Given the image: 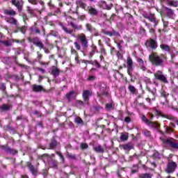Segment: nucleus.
I'll list each match as a JSON object with an SVG mask.
<instances>
[{
  "label": "nucleus",
  "mask_w": 178,
  "mask_h": 178,
  "mask_svg": "<svg viewBox=\"0 0 178 178\" xmlns=\"http://www.w3.org/2000/svg\"><path fill=\"white\" fill-rule=\"evenodd\" d=\"M170 115V114H165L162 113L161 110H159L154 107L152 109V112L147 114V116H145V115H143L140 117V119L142 122H143V123H145V124H147V126H148L149 127H152V129H161V124H159L158 122H153L152 120H154V118H155L156 116L157 119H159V118H163L166 119V117H163L162 115L168 116Z\"/></svg>",
  "instance_id": "obj_1"
},
{
  "label": "nucleus",
  "mask_w": 178,
  "mask_h": 178,
  "mask_svg": "<svg viewBox=\"0 0 178 178\" xmlns=\"http://www.w3.org/2000/svg\"><path fill=\"white\" fill-rule=\"evenodd\" d=\"M58 25L60 26V27H61V30H63V31H64V33H65V34H69L70 35H73L74 33H76V31H81L83 30V25L80 24V25H77L76 24H74V22H71L70 23V26H71V27H72V29H70L67 26H66L65 25H64L63 23L60 22L58 24Z\"/></svg>",
  "instance_id": "obj_2"
},
{
  "label": "nucleus",
  "mask_w": 178,
  "mask_h": 178,
  "mask_svg": "<svg viewBox=\"0 0 178 178\" xmlns=\"http://www.w3.org/2000/svg\"><path fill=\"white\" fill-rule=\"evenodd\" d=\"M127 74L131 77L130 81L134 83V81H136V77L133 76L132 73L134 70V63L133 62V58H131L130 56L127 57Z\"/></svg>",
  "instance_id": "obj_3"
},
{
  "label": "nucleus",
  "mask_w": 178,
  "mask_h": 178,
  "mask_svg": "<svg viewBox=\"0 0 178 178\" xmlns=\"http://www.w3.org/2000/svg\"><path fill=\"white\" fill-rule=\"evenodd\" d=\"M163 147H170L173 149H178V143L173 138H160Z\"/></svg>",
  "instance_id": "obj_4"
},
{
  "label": "nucleus",
  "mask_w": 178,
  "mask_h": 178,
  "mask_svg": "<svg viewBox=\"0 0 178 178\" xmlns=\"http://www.w3.org/2000/svg\"><path fill=\"white\" fill-rule=\"evenodd\" d=\"M149 60L154 66H162L163 65V60L155 51H152L149 56Z\"/></svg>",
  "instance_id": "obj_5"
},
{
  "label": "nucleus",
  "mask_w": 178,
  "mask_h": 178,
  "mask_svg": "<svg viewBox=\"0 0 178 178\" xmlns=\"http://www.w3.org/2000/svg\"><path fill=\"white\" fill-rule=\"evenodd\" d=\"M161 15L164 17H168V19H174L175 16H176L175 14V10H173V9H172L170 7L165 6H163Z\"/></svg>",
  "instance_id": "obj_6"
},
{
  "label": "nucleus",
  "mask_w": 178,
  "mask_h": 178,
  "mask_svg": "<svg viewBox=\"0 0 178 178\" xmlns=\"http://www.w3.org/2000/svg\"><path fill=\"white\" fill-rule=\"evenodd\" d=\"M145 47L147 49H152L153 51H155V49L158 48V42H156V40L149 38L145 42Z\"/></svg>",
  "instance_id": "obj_7"
},
{
  "label": "nucleus",
  "mask_w": 178,
  "mask_h": 178,
  "mask_svg": "<svg viewBox=\"0 0 178 178\" xmlns=\"http://www.w3.org/2000/svg\"><path fill=\"white\" fill-rule=\"evenodd\" d=\"M76 38L79 41L83 49H87V48H88V39H87V35L84 33H80L77 35Z\"/></svg>",
  "instance_id": "obj_8"
},
{
  "label": "nucleus",
  "mask_w": 178,
  "mask_h": 178,
  "mask_svg": "<svg viewBox=\"0 0 178 178\" xmlns=\"http://www.w3.org/2000/svg\"><path fill=\"white\" fill-rule=\"evenodd\" d=\"M154 76L156 80L161 81V83H163L164 84H168V83H169V81H168V78H166V76H165V74H163V72L161 70L156 71L154 74Z\"/></svg>",
  "instance_id": "obj_9"
},
{
  "label": "nucleus",
  "mask_w": 178,
  "mask_h": 178,
  "mask_svg": "<svg viewBox=\"0 0 178 178\" xmlns=\"http://www.w3.org/2000/svg\"><path fill=\"white\" fill-rule=\"evenodd\" d=\"M29 42H32L35 47H37V48H39V49H42L45 46L44 45V43L40 40L39 37H35V38H28Z\"/></svg>",
  "instance_id": "obj_10"
},
{
  "label": "nucleus",
  "mask_w": 178,
  "mask_h": 178,
  "mask_svg": "<svg viewBox=\"0 0 178 178\" xmlns=\"http://www.w3.org/2000/svg\"><path fill=\"white\" fill-rule=\"evenodd\" d=\"M161 5H167L170 8H178V1L177 0H159Z\"/></svg>",
  "instance_id": "obj_11"
},
{
  "label": "nucleus",
  "mask_w": 178,
  "mask_h": 178,
  "mask_svg": "<svg viewBox=\"0 0 178 178\" xmlns=\"http://www.w3.org/2000/svg\"><path fill=\"white\" fill-rule=\"evenodd\" d=\"M176 168H177V164L176 162L169 160L168 163H167L165 172L167 173H173L175 170H176Z\"/></svg>",
  "instance_id": "obj_12"
},
{
  "label": "nucleus",
  "mask_w": 178,
  "mask_h": 178,
  "mask_svg": "<svg viewBox=\"0 0 178 178\" xmlns=\"http://www.w3.org/2000/svg\"><path fill=\"white\" fill-rule=\"evenodd\" d=\"M143 17L145 19H147V20H149L152 23H154V26H158V19H156V17L155 16V14L150 13L149 15L145 13L143 15Z\"/></svg>",
  "instance_id": "obj_13"
},
{
  "label": "nucleus",
  "mask_w": 178,
  "mask_h": 178,
  "mask_svg": "<svg viewBox=\"0 0 178 178\" xmlns=\"http://www.w3.org/2000/svg\"><path fill=\"white\" fill-rule=\"evenodd\" d=\"M0 147L1 149H3L7 152V154H10V155H16L19 154V151H17L16 149L11 148L8 145H2Z\"/></svg>",
  "instance_id": "obj_14"
},
{
  "label": "nucleus",
  "mask_w": 178,
  "mask_h": 178,
  "mask_svg": "<svg viewBox=\"0 0 178 178\" xmlns=\"http://www.w3.org/2000/svg\"><path fill=\"white\" fill-rule=\"evenodd\" d=\"M90 97H92V90H83L82 93V97L84 102L88 104L90 102Z\"/></svg>",
  "instance_id": "obj_15"
},
{
  "label": "nucleus",
  "mask_w": 178,
  "mask_h": 178,
  "mask_svg": "<svg viewBox=\"0 0 178 178\" xmlns=\"http://www.w3.org/2000/svg\"><path fill=\"white\" fill-rule=\"evenodd\" d=\"M60 143L56 140V137L53 136L49 143L48 149H56Z\"/></svg>",
  "instance_id": "obj_16"
},
{
  "label": "nucleus",
  "mask_w": 178,
  "mask_h": 178,
  "mask_svg": "<svg viewBox=\"0 0 178 178\" xmlns=\"http://www.w3.org/2000/svg\"><path fill=\"white\" fill-rule=\"evenodd\" d=\"M99 91L100 93H97L98 98L102 97V95H104V97H108V95H109V92L108 91V86H106V85L101 86Z\"/></svg>",
  "instance_id": "obj_17"
},
{
  "label": "nucleus",
  "mask_w": 178,
  "mask_h": 178,
  "mask_svg": "<svg viewBox=\"0 0 178 178\" xmlns=\"http://www.w3.org/2000/svg\"><path fill=\"white\" fill-rule=\"evenodd\" d=\"M13 33L15 34L17 33H21L22 34H26L27 33V26H19V25L15 26V29L13 31Z\"/></svg>",
  "instance_id": "obj_18"
},
{
  "label": "nucleus",
  "mask_w": 178,
  "mask_h": 178,
  "mask_svg": "<svg viewBox=\"0 0 178 178\" xmlns=\"http://www.w3.org/2000/svg\"><path fill=\"white\" fill-rule=\"evenodd\" d=\"M31 34H41V30L38 28V24L34 22L33 25L29 28Z\"/></svg>",
  "instance_id": "obj_19"
},
{
  "label": "nucleus",
  "mask_w": 178,
  "mask_h": 178,
  "mask_svg": "<svg viewBox=\"0 0 178 178\" xmlns=\"http://www.w3.org/2000/svg\"><path fill=\"white\" fill-rule=\"evenodd\" d=\"M71 55H74V56H75V62L76 63H77V65H80V56H79V52L77 51V50H76L74 48H73V47H71Z\"/></svg>",
  "instance_id": "obj_20"
},
{
  "label": "nucleus",
  "mask_w": 178,
  "mask_h": 178,
  "mask_svg": "<svg viewBox=\"0 0 178 178\" xmlns=\"http://www.w3.org/2000/svg\"><path fill=\"white\" fill-rule=\"evenodd\" d=\"M27 166L28 168L29 169L31 173L33 175V176H37V175L38 174V168H35L34 165H33V164H31V163L28 162L27 163Z\"/></svg>",
  "instance_id": "obj_21"
},
{
  "label": "nucleus",
  "mask_w": 178,
  "mask_h": 178,
  "mask_svg": "<svg viewBox=\"0 0 178 178\" xmlns=\"http://www.w3.org/2000/svg\"><path fill=\"white\" fill-rule=\"evenodd\" d=\"M32 91H33V92H42L45 91V88H44L42 86L33 84L32 86Z\"/></svg>",
  "instance_id": "obj_22"
},
{
  "label": "nucleus",
  "mask_w": 178,
  "mask_h": 178,
  "mask_svg": "<svg viewBox=\"0 0 178 178\" xmlns=\"http://www.w3.org/2000/svg\"><path fill=\"white\" fill-rule=\"evenodd\" d=\"M95 54H98V49H97V46H95V44H92L91 50L88 54L89 59H92V56H94Z\"/></svg>",
  "instance_id": "obj_23"
},
{
  "label": "nucleus",
  "mask_w": 178,
  "mask_h": 178,
  "mask_svg": "<svg viewBox=\"0 0 178 178\" xmlns=\"http://www.w3.org/2000/svg\"><path fill=\"white\" fill-rule=\"evenodd\" d=\"M168 95H169V94L166 93V92L165 91L161 93L160 99L163 105H165V104H168Z\"/></svg>",
  "instance_id": "obj_24"
},
{
  "label": "nucleus",
  "mask_w": 178,
  "mask_h": 178,
  "mask_svg": "<svg viewBox=\"0 0 178 178\" xmlns=\"http://www.w3.org/2000/svg\"><path fill=\"white\" fill-rule=\"evenodd\" d=\"M13 108V106L8 104H3L0 106L1 112H8V111H10Z\"/></svg>",
  "instance_id": "obj_25"
},
{
  "label": "nucleus",
  "mask_w": 178,
  "mask_h": 178,
  "mask_svg": "<svg viewBox=\"0 0 178 178\" xmlns=\"http://www.w3.org/2000/svg\"><path fill=\"white\" fill-rule=\"evenodd\" d=\"M65 98L67 99L69 102H70V101L76 98V92L74 90L70 91L68 93L65 95Z\"/></svg>",
  "instance_id": "obj_26"
},
{
  "label": "nucleus",
  "mask_w": 178,
  "mask_h": 178,
  "mask_svg": "<svg viewBox=\"0 0 178 178\" xmlns=\"http://www.w3.org/2000/svg\"><path fill=\"white\" fill-rule=\"evenodd\" d=\"M138 65H139V67L141 70H143V72H145L147 70V67L145 66V64L144 63V60H143V58H138L136 59Z\"/></svg>",
  "instance_id": "obj_27"
},
{
  "label": "nucleus",
  "mask_w": 178,
  "mask_h": 178,
  "mask_svg": "<svg viewBox=\"0 0 178 178\" xmlns=\"http://www.w3.org/2000/svg\"><path fill=\"white\" fill-rule=\"evenodd\" d=\"M26 10L30 16V17H37V9H31V7L27 6Z\"/></svg>",
  "instance_id": "obj_28"
},
{
  "label": "nucleus",
  "mask_w": 178,
  "mask_h": 178,
  "mask_svg": "<svg viewBox=\"0 0 178 178\" xmlns=\"http://www.w3.org/2000/svg\"><path fill=\"white\" fill-rule=\"evenodd\" d=\"M88 12L90 16H97L98 15V10L92 6L88 7Z\"/></svg>",
  "instance_id": "obj_29"
},
{
  "label": "nucleus",
  "mask_w": 178,
  "mask_h": 178,
  "mask_svg": "<svg viewBox=\"0 0 178 178\" xmlns=\"http://www.w3.org/2000/svg\"><path fill=\"white\" fill-rule=\"evenodd\" d=\"M10 2L12 5L16 6L19 11L23 10V6L20 4V1L19 0H11Z\"/></svg>",
  "instance_id": "obj_30"
},
{
  "label": "nucleus",
  "mask_w": 178,
  "mask_h": 178,
  "mask_svg": "<svg viewBox=\"0 0 178 178\" xmlns=\"http://www.w3.org/2000/svg\"><path fill=\"white\" fill-rule=\"evenodd\" d=\"M160 48L162 51H165V52H168V54H170L172 51V48L170 47V46L167 44H161Z\"/></svg>",
  "instance_id": "obj_31"
},
{
  "label": "nucleus",
  "mask_w": 178,
  "mask_h": 178,
  "mask_svg": "<svg viewBox=\"0 0 178 178\" xmlns=\"http://www.w3.org/2000/svg\"><path fill=\"white\" fill-rule=\"evenodd\" d=\"M60 70L58 68V67L54 66L52 70H51V74L54 76V77H58L59 74H60Z\"/></svg>",
  "instance_id": "obj_32"
},
{
  "label": "nucleus",
  "mask_w": 178,
  "mask_h": 178,
  "mask_svg": "<svg viewBox=\"0 0 178 178\" xmlns=\"http://www.w3.org/2000/svg\"><path fill=\"white\" fill-rule=\"evenodd\" d=\"M93 151H95V152H97V154H104V152H105V149L101 145L94 147Z\"/></svg>",
  "instance_id": "obj_33"
},
{
  "label": "nucleus",
  "mask_w": 178,
  "mask_h": 178,
  "mask_svg": "<svg viewBox=\"0 0 178 178\" xmlns=\"http://www.w3.org/2000/svg\"><path fill=\"white\" fill-rule=\"evenodd\" d=\"M163 118H165V119H168V120H172L174 122V123H176L178 126V120L176 117L172 115V114H170V115H162Z\"/></svg>",
  "instance_id": "obj_34"
},
{
  "label": "nucleus",
  "mask_w": 178,
  "mask_h": 178,
  "mask_svg": "<svg viewBox=\"0 0 178 178\" xmlns=\"http://www.w3.org/2000/svg\"><path fill=\"white\" fill-rule=\"evenodd\" d=\"M74 13H76V15H77L78 20H80L81 22H83V20H86V19H87V17H86V15H80L79 14V7H76V10L74 12Z\"/></svg>",
  "instance_id": "obj_35"
},
{
  "label": "nucleus",
  "mask_w": 178,
  "mask_h": 178,
  "mask_svg": "<svg viewBox=\"0 0 178 178\" xmlns=\"http://www.w3.org/2000/svg\"><path fill=\"white\" fill-rule=\"evenodd\" d=\"M76 8L78 7V9H79V6L82 9H85L86 8H87V4L86 3H83V0H76Z\"/></svg>",
  "instance_id": "obj_36"
},
{
  "label": "nucleus",
  "mask_w": 178,
  "mask_h": 178,
  "mask_svg": "<svg viewBox=\"0 0 178 178\" xmlns=\"http://www.w3.org/2000/svg\"><path fill=\"white\" fill-rule=\"evenodd\" d=\"M121 147L125 151H130V150L133 149V148H134V146L131 143H128L125 145H122Z\"/></svg>",
  "instance_id": "obj_37"
},
{
  "label": "nucleus",
  "mask_w": 178,
  "mask_h": 178,
  "mask_svg": "<svg viewBox=\"0 0 178 178\" xmlns=\"http://www.w3.org/2000/svg\"><path fill=\"white\" fill-rule=\"evenodd\" d=\"M121 2L122 3V6L120 8V10L123 11V9L126 8L127 9H129L130 7L129 6V0H121Z\"/></svg>",
  "instance_id": "obj_38"
},
{
  "label": "nucleus",
  "mask_w": 178,
  "mask_h": 178,
  "mask_svg": "<svg viewBox=\"0 0 178 178\" xmlns=\"http://www.w3.org/2000/svg\"><path fill=\"white\" fill-rule=\"evenodd\" d=\"M115 44H117V47L120 51H123V46L122 44H124V41L123 40H119L118 42L116 40L114 41Z\"/></svg>",
  "instance_id": "obj_39"
},
{
  "label": "nucleus",
  "mask_w": 178,
  "mask_h": 178,
  "mask_svg": "<svg viewBox=\"0 0 178 178\" xmlns=\"http://www.w3.org/2000/svg\"><path fill=\"white\" fill-rule=\"evenodd\" d=\"M112 6H113L112 3L108 5L106 1H104L101 5V8H102V9H106L107 10H111V9H112Z\"/></svg>",
  "instance_id": "obj_40"
},
{
  "label": "nucleus",
  "mask_w": 178,
  "mask_h": 178,
  "mask_svg": "<svg viewBox=\"0 0 178 178\" xmlns=\"http://www.w3.org/2000/svg\"><path fill=\"white\" fill-rule=\"evenodd\" d=\"M4 15H7L8 16H16V11L15 10H4Z\"/></svg>",
  "instance_id": "obj_41"
},
{
  "label": "nucleus",
  "mask_w": 178,
  "mask_h": 178,
  "mask_svg": "<svg viewBox=\"0 0 178 178\" xmlns=\"http://www.w3.org/2000/svg\"><path fill=\"white\" fill-rule=\"evenodd\" d=\"M120 140L121 141H127L129 140V133L124 132L122 134H121Z\"/></svg>",
  "instance_id": "obj_42"
},
{
  "label": "nucleus",
  "mask_w": 178,
  "mask_h": 178,
  "mask_svg": "<svg viewBox=\"0 0 178 178\" xmlns=\"http://www.w3.org/2000/svg\"><path fill=\"white\" fill-rule=\"evenodd\" d=\"M7 23H10V24H13L14 26H17V19L15 17H12L6 20Z\"/></svg>",
  "instance_id": "obj_43"
},
{
  "label": "nucleus",
  "mask_w": 178,
  "mask_h": 178,
  "mask_svg": "<svg viewBox=\"0 0 178 178\" xmlns=\"http://www.w3.org/2000/svg\"><path fill=\"white\" fill-rule=\"evenodd\" d=\"M86 31H89V33H92V31L94 30V27L92 26V24L90 23H87L86 24Z\"/></svg>",
  "instance_id": "obj_44"
},
{
  "label": "nucleus",
  "mask_w": 178,
  "mask_h": 178,
  "mask_svg": "<svg viewBox=\"0 0 178 178\" xmlns=\"http://www.w3.org/2000/svg\"><path fill=\"white\" fill-rule=\"evenodd\" d=\"M128 90L131 94H136V92L137 91V89H136V87L133 85H129L128 86Z\"/></svg>",
  "instance_id": "obj_45"
},
{
  "label": "nucleus",
  "mask_w": 178,
  "mask_h": 178,
  "mask_svg": "<svg viewBox=\"0 0 178 178\" xmlns=\"http://www.w3.org/2000/svg\"><path fill=\"white\" fill-rule=\"evenodd\" d=\"M153 175L151 173L140 174L139 178H152Z\"/></svg>",
  "instance_id": "obj_46"
},
{
  "label": "nucleus",
  "mask_w": 178,
  "mask_h": 178,
  "mask_svg": "<svg viewBox=\"0 0 178 178\" xmlns=\"http://www.w3.org/2000/svg\"><path fill=\"white\" fill-rule=\"evenodd\" d=\"M0 44H3L5 47H12V42H10L9 40H0Z\"/></svg>",
  "instance_id": "obj_47"
},
{
  "label": "nucleus",
  "mask_w": 178,
  "mask_h": 178,
  "mask_svg": "<svg viewBox=\"0 0 178 178\" xmlns=\"http://www.w3.org/2000/svg\"><path fill=\"white\" fill-rule=\"evenodd\" d=\"M90 63L91 65H92V66H95V67H97V69H100L101 67V64L97 60H92Z\"/></svg>",
  "instance_id": "obj_48"
},
{
  "label": "nucleus",
  "mask_w": 178,
  "mask_h": 178,
  "mask_svg": "<svg viewBox=\"0 0 178 178\" xmlns=\"http://www.w3.org/2000/svg\"><path fill=\"white\" fill-rule=\"evenodd\" d=\"M56 155H58L60 159H61L62 163H65V156H63V154H62V152L59 151H56Z\"/></svg>",
  "instance_id": "obj_49"
},
{
  "label": "nucleus",
  "mask_w": 178,
  "mask_h": 178,
  "mask_svg": "<svg viewBox=\"0 0 178 178\" xmlns=\"http://www.w3.org/2000/svg\"><path fill=\"white\" fill-rule=\"evenodd\" d=\"M150 92V96L149 98L152 99V101H155V99L156 98V93L154 91H151V90H149Z\"/></svg>",
  "instance_id": "obj_50"
},
{
  "label": "nucleus",
  "mask_w": 178,
  "mask_h": 178,
  "mask_svg": "<svg viewBox=\"0 0 178 178\" xmlns=\"http://www.w3.org/2000/svg\"><path fill=\"white\" fill-rule=\"evenodd\" d=\"M113 106H115V104H113V102L107 103L105 105V108L106 109H107V111H111V109L113 108Z\"/></svg>",
  "instance_id": "obj_51"
},
{
  "label": "nucleus",
  "mask_w": 178,
  "mask_h": 178,
  "mask_svg": "<svg viewBox=\"0 0 178 178\" xmlns=\"http://www.w3.org/2000/svg\"><path fill=\"white\" fill-rule=\"evenodd\" d=\"M75 123H76V124H83L84 123V121H83V119H81V118L76 117L75 118Z\"/></svg>",
  "instance_id": "obj_52"
},
{
  "label": "nucleus",
  "mask_w": 178,
  "mask_h": 178,
  "mask_svg": "<svg viewBox=\"0 0 178 178\" xmlns=\"http://www.w3.org/2000/svg\"><path fill=\"white\" fill-rule=\"evenodd\" d=\"M143 81L145 83V84H152V81H151V78H149L147 76H145L143 78Z\"/></svg>",
  "instance_id": "obj_53"
},
{
  "label": "nucleus",
  "mask_w": 178,
  "mask_h": 178,
  "mask_svg": "<svg viewBox=\"0 0 178 178\" xmlns=\"http://www.w3.org/2000/svg\"><path fill=\"white\" fill-rule=\"evenodd\" d=\"M138 172V165H134L131 168V173H137Z\"/></svg>",
  "instance_id": "obj_54"
},
{
  "label": "nucleus",
  "mask_w": 178,
  "mask_h": 178,
  "mask_svg": "<svg viewBox=\"0 0 178 178\" xmlns=\"http://www.w3.org/2000/svg\"><path fill=\"white\" fill-rule=\"evenodd\" d=\"M33 115H36V116H38V118H43L44 114H42V113L38 111V110H35L33 111Z\"/></svg>",
  "instance_id": "obj_55"
},
{
  "label": "nucleus",
  "mask_w": 178,
  "mask_h": 178,
  "mask_svg": "<svg viewBox=\"0 0 178 178\" xmlns=\"http://www.w3.org/2000/svg\"><path fill=\"white\" fill-rule=\"evenodd\" d=\"M74 45L76 51H80L81 49V44H80V43H79L78 42H74Z\"/></svg>",
  "instance_id": "obj_56"
},
{
  "label": "nucleus",
  "mask_w": 178,
  "mask_h": 178,
  "mask_svg": "<svg viewBox=\"0 0 178 178\" xmlns=\"http://www.w3.org/2000/svg\"><path fill=\"white\" fill-rule=\"evenodd\" d=\"M50 62H44L42 60H39V64L40 65V66H44V67H47V66L49 65Z\"/></svg>",
  "instance_id": "obj_57"
},
{
  "label": "nucleus",
  "mask_w": 178,
  "mask_h": 178,
  "mask_svg": "<svg viewBox=\"0 0 178 178\" xmlns=\"http://www.w3.org/2000/svg\"><path fill=\"white\" fill-rule=\"evenodd\" d=\"M87 80L88 81H95V80H97V76L94 75H89Z\"/></svg>",
  "instance_id": "obj_58"
},
{
  "label": "nucleus",
  "mask_w": 178,
  "mask_h": 178,
  "mask_svg": "<svg viewBox=\"0 0 178 178\" xmlns=\"http://www.w3.org/2000/svg\"><path fill=\"white\" fill-rule=\"evenodd\" d=\"M80 148L81 149H87V148H88V144L86 143H82L80 145Z\"/></svg>",
  "instance_id": "obj_59"
},
{
  "label": "nucleus",
  "mask_w": 178,
  "mask_h": 178,
  "mask_svg": "<svg viewBox=\"0 0 178 178\" xmlns=\"http://www.w3.org/2000/svg\"><path fill=\"white\" fill-rule=\"evenodd\" d=\"M143 133L146 137H151V131H149V130L145 129L143 131Z\"/></svg>",
  "instance_id": "obj_60"
},
{
  "label": "nucleus",
  "mask_w": 178,
  "mask_h": 178,
  "mask_svg": "<svg viewBox=\"0 0 178 178\" xmlns=\"http://www.w3.org/2000/svg\"><path fill=\"white\" fill-rule=\"evenodd\" d=\"M49 35H53V37H59V33L56 31H51Z\"/></svg>",
  "instance_id": "obj_61"
},
{
  "label": "nucleus",
  "mask_w": 178,
  "mask_h": 178,
  "mask_svg": "<svg viewBox=\"0 0 178 178\" xmlns=\"http://www.w3.org/2000/svg\"><path fill=\"white\" fill-rule=\"evenodd\" d=\"M102 33L103 34H104V35H108V37H113V34L112 33L111 31H103Z\"/></svg>",
  "instance_id": "obj_62"
},
{
  "label": "nucleus",
  "mask_w": 178,
  "mask_h": 178,
  "mask_svg": "<svg viewBox=\"0 0 178 178\" xmlns=\"http://www.w3.org/2000/svg\"><path fill=\"white\" fill-rule=\"evenodd\" d=\"M175 131V129L171 128V127H165V133H173Z\"/></svg>",
  "instance_id": "obj_63"
},
{
  "label": "nucleus",
  "mask_w": 178,
  "mask_h": 178,
  "mask_svg": "<svg viewBox=\"0 0 178 178\" xmlns=\"http://www.w3.org/2000/svg\"><path fill=\"white\" fill-rule=\"evenodd\" d=\"M67 156L70 158V159H76V154H71L69 152H67Z\"/></svg>",
  "instance_id": "obj_64"
}]
</instances>
